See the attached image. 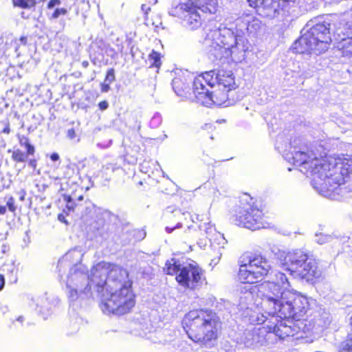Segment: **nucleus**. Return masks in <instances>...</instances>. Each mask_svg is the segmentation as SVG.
Wrapping results in <instances>:
<instances>
[{
  "label": "nucleus",
  "mask_w": 352,
  "mask_h": 352,
  "mask_svg": "<svg viewBox=\"0 0 352 352\" xmlns=\"http://www.w3.org/2000/svg\"><path fill=\"white\" fill-rule=\"evenodd\" d=\"M299 140L291 144L293 150L284 153V158L300 172L310 174L313 187L322 196L333 198V193L344 183V177L352 174V155L328 156L318 158L305 145H299Z\"/></svg>",
  "instance_id": "obj_1"
},
{
  "label": "nucleus",
  "mask_w": 352,
  "mask_h": 352,
  "mask_svg": "<svg viewBox=\"0 0 352 352\" xmlns=\"http://www.w3.org/2000/svg\"><path fill=\"white\" fill-rule=\"evenodd\" d=\"M261 25L254 14L243 13L234 23L226 21L218 29L210 30L203 41V47L212 60L230 57L234 62H241L250 47L245 36L256 35Z\"/></svg>",
  "instance_id": "obj_2"
},
{
  "label": "nucleus",
  "mask_w": 352,
  "mask_h": 352,
  "mask_svg": "<svg viewBox=\"0 0 352 352\" xmlns=\"http://www.w3.org/2000/svg\"><path fill=\"white\" fill-rule=\"evenodd\" d=\"M97 273L101 274L100 281L96 283V292L100 294L104 289L107 292L100 305L102 311L117 315L129 312L135 306V300L126 270L116 265L100 262L92 272L93 283L96 281Z\"/></svg>",
  "instance_id": "obj_3"
},
{
  "label": "nucleus",
  "mask_w": 352,
  "mask_h": 352,
  "mask_svg": "<svg viewBox=\"0 0 352 352\" xmlns=\"http://www.w3.org/2000/svg\"><path fill=\"white\" fill-rule=\"evenodd\" d=\"M263 305L268 309V314L273 317L299 320L307 312L309 303L307 297L292 292L289 278L283 273L277 272L272 280L260 285Z\"/></svg>",
  "instance_id": "obj_4"
},
{
  "label": "nucleus",
  "mask_w": 352,
  "mask_h": 352,
  "mask_svg": "<svg viewBox=\"0 0 352 352\" xmlns=\"http://www.w3.org/2000/svg\"><path fill=\"white\" fill-rule=\"evenodd\" d=\"M182 326L193 342L210 344L217 338L221 322L217 314L210 310L194 309L185 314Z\"/></svg>",
  "instance_id": "obj_5"
},
{
  "label": "nucleus",
  "mask_w": 352,
  "mask_h": 352,
  "mask_svg": "<svg viewBox=\"0 0 352 352\" xmlns=\"http://www.w3.org/2000/svg\"><path fill=\"white\" fill-rule=\"evenodd\" d=\"M280 266L290 272V275L299 276L312 281L321 276L316 261L300 250L286 252L280 249L273 250Z\"/></svg>",
  "instance_id": "obj_6"
},
{
  "label": "nucleus",
  "mask_w": 352,
  "mask_h": 352,
  "mask_svg": "<svg viewBox=\"0 0 352 352\" xmlns=\"http://www.w3.org/2000/svg\"><path fill=\"white\" fill-rule=\"evenodd\" d=\"M95 265L91 270V275H88V269L84 265H77L70 267L68 273L63 274V278L60 279L65 283L66 293L71 302L89 298L91 296V289L96 290V283L100 281V274L97 273L94 283L91 280L92 272Z\"/></svg>",
  "instance_id": "obj_7"
},
{
  "label": "nucleus",
  "mask_w": 352,
  "mask_h": 352,
  "mask_svg": "<svg viewBox=\"0 0 352 352\" xmlns=\"http://www.w3.org/2000/svg\"><path fill=\"white\" fill-rule=\"evenodd\" d=\"M330 23L322 21L303 30L302 35L295 41L292 48L295 53L320 54L326 52L331 41Z\"/></svg>",
  "instance_id": "obj_8"
},
{
  "label": "nucleus",
  "mask_w": 352,
  "mask_h": 352,
  "mask_svg": "<svg viewBox=\"0 0 352 352\" xmlns=\"http://www.w3.org/2000/svg\"><path fill=\"white\" fill-rule=\"evenodd\" d=\"M206 84L210 88L214 87L215 85L221 89H226L227 92H234L237 85L234 80V76L231 71L213 70L204 72L195 78L192 85L193 94L197 102L201 104L210 103L211 99L206 95V91L200 92L199 89H204V85Z\"/></svg>",
  "instance_id": "obj_9"
},
{
  "label": "nucleus",
  "mask_w": 352,
  "mask_h": 352,
  "mask_svg": "<svg viewBox=\"0 0 352 352\" xmlns=\"http://www.w3.org/2000/svg\"><path fill=\"white\" fill-rule=\"evenodd\" d=\"M164 270L168 275H175L177 282L184 288L196 289L203 283V271L196 263H182L171 258L166 261Z\"/></svg>",
  "instance_id": "obj_10"
},
{
  "label": "nucleus",
  "mask_w": 352,
  "mask_h": 352,
  "mask_svg": "<svg viewBox=\"0 0 352 352\" xmlns=\"http://www.w3.org/2000/svg\"><path fill=\"white\" fill-rule=\"evenodd\" d=\"M232 221L238 226L255 230L266 228L263 212L254 206L252 198L248 194L240 197L239 204L234 209Z\"/></svg>",
  "instance_id": "obj_11"
},
{
  "label": "nucleus",
  "mask_w": 352,
  "mask_h": 352,
  "mask_svg": "<svg viewBox=\"0 0 352 352\" xmlns=\"http://www.w3.org/2000/svg\"><path fill=\"white\" fill-rule=\"evenodd\" d=\"M334 36L338 41V47L342 51L343 55L352 56V25L346 21V14L336 26Z\"/></svg>",
  "instance_id": "obj_12"
},
{
  "label": "nucleus",
  "mask_w": 352,
  "mask_h": 352,
  "mask_svg": "<svg viewBox=\"0 0 352 352\" xmlns=\"http://www.w3.org/2000/svg\"><path fill=\"white\" fill-rule=\"evenodd\" d=\"M296 0H265V1L260 6L258 14L268 18L276 17L280 10H287L289 8L294 6Z\"/></svg>",
  "instance_id": "obj_13"
},
{
  "label": "nucleus",
  "mask_w": 352,
  "mask_h": 352,
  "mask_svg": "<svg viewBox=\"0 0 352 352\" xmlns=\"http://www.w3.org/2000/svg\"><path fill=\"white\" fill-rule=\"evenodd\" d=\"M204 89H199L200 92H203V94L206 91V95L211 99L210 103L208 104H202L205 106H210L212 104H216L217 106H223L228 107L233 105L236 100L234 98V92L230 91L227 92L226 89H221L218 87V89L214 91H210L209 87L207 86L206 84L204 85Z\"/></svg>",
  "instance_id": "obj_14"
},
{
  "label": "nucleus",
  "mask_w": 352,
  "mask_h": 352,
  "mask_svg": "<svg viewBox=\"0 0 352 352\" xmlns=\"http://www.w3.org/2000/svg\"><path fill=\"white\" fill-rule=\"evenodd\" d=\"M84 255L83 250L81 248H75L69 250L59 260L57 264L58 276L61 278L63 274L67 272L70 267L74 265H82L80 262Z\"/></svg>",
  "instance_id": "obj_15"
},
{
  "label": "nucleus",
  "mask_w": 352,
  "mask_h": 352,
  "mask_svg": "<svg viewBox=\"0 0 352 352\" xmlns=\"http://www.w3.org/2000/svg\"><path fill=\"white\" fill-rule=\"evenodd\" d=\"M199 229L205 232L206 239H208L212 246L215 247L216 245L218 246L219 256L217 258L212 259V263L216 265L219 262L222 254L220 250L224 248L227 241L223 234L217 232L214 225L211 224L210 222L204 223L199 225Z\"/></svg>",
  "instance_id": "obj_16"
},
{
  "label": "nucleus",
  "mask_w": 352,
  "mask_h": 352,
  "mask_svg": "<svg viewBox=\"0 0 352 352\" xmlns=\"http://www.w3.org/2000/svg\"><path fill=\"white\" fill-rule=\"evenodd\" d=\"M264 328H254L253 330L248 331L244 333L241 342L247 348L254 350L259 349L265 343Z\"/></svg>",
  "instance_id": "obj_17"
},
{
  "label": "nucleus",
  "mask_w": 352,
  "mask_h": 352,
  "mask_svg": "<svg viewBox=\"0 0 352 352\" xmlns=\"http://www.w3.org/2000/svg\"><path fill=\"white\" fill-rule=\"evenodd\" d=\"M249 267L252 270V274L259 280L266 276L271 269V265L266 258L261 256L251 258L249 261Z\"/></svg>",
  "instance_id": "obj_18"
},
{
  "label": "nucleus",
  "mask_w": 352,
  "mask_h": 352,
  "mask_svg": "<svg viewBox=\"0 0 352 352\" xmlns=\"http://www.w3.org/2000/svg\"><path fill=\"white\" fill-rule=\"evenodd\" d=\"M274 318L278 322L273 327L268 326V337H270L272 334H274L279 338L284 339L286 337L293 335V330L291 326L287 324V322H288L287 320L280 319L281 320L278 321V318Z\"/></svg>",
  "instance_id": "obj_19"
},
{
  "label": "nucleus",
  "mask_w": 352,
  "mask_h": 352,
  "mask_svg": "<svg viewBox=\"0 0 352 352\" xmlns=\"http://www.w3.org/2000/svg\"><path fill=\"white\" fill-rule=\"evenodd\" d=\"M199 8L192 6L186 15L183 19L184 25L190 30H195L199 28L201 25L202 20L200 14L198 13L197 10Z\"/></svg>",
  "instance_id": "obj_20"
},
{
  "label": "nucleus",
  "mask_w": 352,
  "mask_h": 352,
  "mask_svg": "<svg viewBox=\"0 0 352 352\" xmlns=\"http://www.w3.org/2000/svg\"><path fill=\"white\" fill-rule=\"evenodd\" d=\"M187 1L188 3H180L175 6H173L168 12L169 14L183 19L192 6L199 8L201 10V8L195 5L192 0Z\"/></svg>",
  "instance_id": "obj_21"
},
{
  "label": "nucleus",
  "mask_w": 352,
  "mask_h": 352,
  "mask_svg": "<svg viewBox=\"0 0 352 352\" xmlns=\"http://www.w3.org/2000/svg\"><path fill=\"white\" fill-rule=\"evenodd\" d=\"M253 271L249 267V263L241 264L238 273V278L241 283L252 284L258 281Z\"/></svg>",
  "instance_id": "obj_22"
},
{
  "label": "nucleus",
  "mask_w": 352,
  "mask_h": 352,
  "mask_svg": "<svg viewBox=\"0 0 352 352\" xmlns=\"http://www.w3.org/2000/svg\"><path fill=\"white\" fill-rule=\"evenodd\" d=\"M67 6L71 8L72 6L76 5L75 13L76 15L81 14L84 18L86 17L85 13L89 9V1L86 0H61Z\"/></svg>",
  "instance_id": "obj_23"
},
{
  "label": "nucleus",
  "mask_w": 352,
  "mask_h": 352,
  "mask_svg": "<svg viewBox=\"0 0 352 352\" xmlns=\"http://www.w3.org/2000/svg\"><path fill=\"white\" fill-rule=\"evenodd\" d=\"M195 5L201 8V11L205 13L214 14L217 11V0H192Z\"/></svg>",
  "instance_id": "obj_24"
},
{
  "label": "nucleus",
  "mask_w": 352,
  "mask_h": 352,
  "mask_svg": "<svg viewBox=\"0 0 352 352\" xmlns=\"http://www.w3.org/2000/svg\"><path fill=\"white\" fill-rule=\"evenodd\" d=\"M36 311L43 316L44 319H46L47 316L51 314L50 303L48 300L43 298L37 299Z\"/></svg>",
  "instance_id": "obj_25"
},
{
  "label": "nucleus",
  "mask_w": 352,
  "mask_h": 352,
  "mask_svg": "<svg viewBox=\"0 0 352 352\" xmlns=\"http://www.w3.org/2000/svg\"><path fill=\"white\" fill-rule=\"evenodd\" d=\"M14 36L12 33L0 31V54L4 53L8 45L12 44Z\"/></svg>",
  "instance_id": "obj_26"
},
{
  "label": "nucleus",
  "mask_w": 352,
  "mask_h": 352,
  "mask_svg": "<svg viewBox=\"0 0 352 352\" xmlns=\"http://www.w3.org/2000/svg\"><path fill=\"white\" fill-rule=\"evenodd\" d=\"M245 287L246 292L244 293L243 296L240 297V306L241 309L248 308L246 307L247 305L251 304L253 300V292L250 291L252 289V287L248 286V289Z\"/></svg>",
  "instance_id": "obj_27"
},
{
  "label": "nucleus",
  "mask_w": 352,
  "mask_h": 352,
  "mask_svg": "<svg viewBox=\"0 0 352 352\" xmlns=\"http://www.w3.org/2000/svg\"><path fill=\"white\" fill-rule=\"evenodd\" d=\"M338 352H352V333H348L345 340L339 343Z\"/></svg>",
  "instance_id": "obj_28"
},
{
  "label": "nucleus",
  "mask_w": 352,
  "mask_h": 352,
  "mask_svg": "<svg viewBox=\"0 0 352 352\" xmlns=\"http://www.w3.org/2000/svg\"><path fill=\"white\" fill-rule=\"evenodd\" d=\"M9 152L12 153V160L15 162H25L27 161L28 157L31 155L27 152L22 151L19 148L9 151Z\"/></svg>",
  "instance_id": "obj_29"
},
{
  "label": "nucleus",
  "mask_w": 352,
  "mask_h": 352,
  "mask_svg": "<svg viewBox=\"0 0 352 352\" xmlns=\"http://www.w3.org/2000/svg\"><path fill=\"white\" fill-rule=\"evenodd\" d=\"M19 142L21 146L23 147L26 152L33 155L35 153L34 146L30 143V140L25 135H19Z\"/></svg>",
  "instance_id": "obj_30"
},
{
  "label": "nucleus",
  "mask_w": 352,
  "mask_h": 352,
  "mask_svg": "<svg viewBox=\"0 0 352 352\" xmlns=\"http://www.w3.org/2000/svg\"><path fill=\"white\" fill-rule=\"evenodd\" d=\"M161 55L160 53L153 50L148 56V61L151 67L159 68L161 65Z\"/></svg>",
  "instance_id": "obj_31"
},
{
  "label": "nucleus",
  "mask_w": 352,
  "mask_h": 352,
  "mask_svg": "<svg viewBox=\"0 0 352 352\" xmlns=\"http://www.w3.org/2000/svg\"><path fill=\"white\" fill-rule=\"evenodd\" d=\"M3 271L7 272L8 274H11V280L13 282H16L17 280V269L14 265V263H6L3 266Z\"/></svg>",
  "instance_id": "obj_32"
},
{
  "label": "nucleus",
  "mask_w": 352,
  "mask_h": 352,
  "mask_svg": "<svg viewBox=\"0 0 352 352\" xmlns=\"http://www.w3.org/2000/svg\"><path fill=\"white\" fill-rule=\"evenodd\" d=\"M35 3V0H13L14 6L21 8H31Z\"/></svg>",
  "instance_id": "obj_33"
},
{
  "label": "nucleus",
  "mask_w": 352,
  "mask_h": 352,
  "mask_svg": "<svg viewBox=\"0 0 352 352\" xmlns=\"http://www.w3.org/2000/svg\"><path fill=\"white\" fill-rule=\"evenodd\" d=\"M174 346L177 352H189L191 350L190 346L184 341H178Z\"/></svg>",
  "instance_id": "obj_34"
},
{
  "label": "nucleus",
  "mask_w": 352,
  "mask_h": 352,
  "mask_svg": "<svg viewBox=\"0 0 352 352\" xmlns=\"http://www.w3.org/2000/svg\"><path fill=\"white\" fill-rule=\"evenodd\" d=\"M316 241L319 244H324L330 242L332 240V237L330 235L320 234H316Z\"/></svg>",
  "instance_id": "obj_35"
},
{
  "label": "nucleus",
  "mask_w": 352,
  "mask_h": 352,
  "mask_svg": "<svg viewBox=\"0 0 352 352\" xmlns=\"http://www.w3.org/2000/svg\"><path fill=\"white\" fill-rule=\"evenodd\" d=\"M67 12V10L66 8H56L51 16V19H55L58 18L60 15H65Z\"/></svg>",
  "instance_id": "obj_36"
},
{
  "label": "nucleus",
  "mask_w": 352,
  "mask_h": 352,
  "mask_svg": "<svg viewBox=\"0 0 352 352\" xmlns=\"http://www.w3.org/2000/svg\"><path fill=\"white\" fill-rule=\"evenodd\" d=\"M171 208H168V211L175 213V216L177 217L179 219H181L182 217H184L185 219L187 217H190V214L189 212H182L180 210H171Z\"/></svg>",
  "instance_id": "obj_37"
},
{
  "label": "nucleus",
  "mask_w": 352,
  "mask_h": 352,
  "mask_svg": "<svg viewBox=\"0 0 352 352\" xmlns=\"http://www.w3.org/2000/svg\"><path fill=\"white\" fill-rule=\"evenodd\" d=\"M249 3L250 6L256 9V12L258 11L260 6L265 1V0H247Z\"/></svg>",
  "instance_id": "obj_38"
},
{
  "label": "nucleus",
  "mask_w": 352,
  "mask_h": 352,
  "mask_svg": "<svg viewBox=\"0 0 352 352\" xmlns=\"http://www.w3.org/2000/svg\"><path fill=\"white\" fill-rule=\"evenodd\" d=\"M115 74H114V69H110L108 70L107 74L106 75L105 78V82L108 83H111L115 80Z\"/></svg>",
  "instance_id": "obj_39"
},
{
  "label": "nucleus",
  "mask_w": 352,
  "mask_h": 352,
  "mask_svg": "<svg viewBox=\"0 0 352 352\" xmlns=\"http://www.w3.org/2000/svg\"><path fill=\"white\" fill-rule=\"evenodd\" d=\"M67 138L71 140H75L77 138V134L74 129L72 128L67 130Z\"/></svg>",
  "instance_id": "obj_40"
},
{
  "label": "nucleus",
  "mask_w": 352,
  "mask_h": 352,
  "mask_svg": "<svg viewBox=\"0 0 352 352\" xmlns=\"http://www.w3.org/2000/svg\"><path fill=\"white\" fill-rule=\"evenodd\" d=\"M6 205L10 211L14 212L15 210L14 200L12 197L8 199Z\"/></svg>",
  "instance_id": "obj_41"
},
{
  "label": "nucleus",
  "mask_w": 352,
  "mask_h": 352,
  "mask_svg": "<svg viewBox=\"0 0 352 352\" xmlns=\"http://www.w3.org/2000/svg\"><path fill=\"white\" fill-rule=\"evenodd\" d=\"M141 10L144 14L145 20H147L148 14L151 10V8L147 6L146 4H142L141 6Z\"/></svg>",
  "instance_id": "obj_42"
},
{
  "label": "nucleus",
  "mask_w": 352,
  "mask_h": 352,
  "mask_svg": "<svg viewBox=\"0 0 352 352\" xmlns=\"http://www.w3.org/2000/svg\"><path fill=\"white\" fill-rule=\"evenodd\" d=\"M61 0H50L48 3L47 8L51 9L56 6L60 5Z\"/></svg>",
  "instance_id": "obj_43"
},
{
  "label": "nucleus",
  "mask_w": 352,
  "mask_h": 352,
  "mask_svg": "<svg viewBox=\"0 0 352 352\" xmlns=\"http://www.w3.org/2000/svg\"><path fill=\"white\" fill-rule=\"evenodd\" d=\"M210 243L208 241V239H199V241H197V245L201 248H204L207 245L208 243Z\"/></svg>",
  "instance_id": "obj_44"
},
{
  "label": "nucleus",
  "mask_w": 352,
  "mask_h": 352,
  "mask_svg": "<svg viewBox=\"0 0 352 352\" xmlns=\"http://www.w3.org/2000/svg\"><path fill=\"white\" fill-rule=\"evenodd\" d=\"M110 89L109 83H102L101 85V91L102 92H108Z\"/></svg>",
  "instance_id": "obj_45"
},
{
  "label": "nucleus",
  "mask_w": 352,
  "mask_h": 352,
  "mask_svg": "<svg viewBox=\"0 0 352 352\" xmlns=\"http://www.w3.org/2000/svg\"><path fill=\"white\" fill-rule=\"evenodd\" d=\"M98 106L101 110H105L107 109L109 104L107 101L104 100V101L100 102L99 103Z\"/></svg>",
  "instance_id": "obj_46"
},
{
  "label": "nucleus",
  "mask_w": 352,
  "mask_h": 352,
  "mask_svg": "<svg viewBox=\"0 0 352 352\" xmlns=\"http://www.w3.org/2000/svg\"><path fill=\"white\" fill-rule=\"evenodd\" d=\"M181 226H182V223L179 222V223H177V226L175 227H174V228L166 227V231L168 233H170L175 228H181Z\"/></svg>",
  "instance_id": "obj_47"
},
{
  "label": "nucleus",
  "mask_w": 352,
  "mask_h": 352,
  "mask_svg": "<svg viewBox=\"0 0 352 352\" xmlns=\"http://www.w3.org/2000/svg\"><path fill=\"white\" fill-rule=\"evenodd\" d=\"M36 160L34 159H30L28 162V165L32 167V168L35 169L36 167Z\"/></svg>",
  "instance_id": "obj_48"
},
{
  "label": "nucleus",
  "mask_w": 352,
  "mask_h": 352,
  "mask_svg": "<svg viewBox=\"0 0 352 352\" xmlns=\"http://www.w3.org/2000/svg\"><path fill=\"white\" fill-rule=\"evenodd\" d=\"M50 159H51V160H52L54 162H56V161L59 160L60 157H59V155L57 153H53L50 155Z\"/></svg>",
  "instance_id": "obj_49"
},
{
  "label": "nucleus",
  "mask_w": 352,
  "mask_h": 352,
  "mask_svg": "<svg viewBox=\"0 0 352 352\" xmlns=\"http://www.w3.org/2000/svg\"><path fill=\"white\" fill-rule=\"evenodd\" d=\"M5 285V278L4 276L0 274V291L3 289Z\"/></svg>",
  "instance_id": "obj_50"
},
{
  "label": "nucleus",
  "mask_w": 352,
  "mask_h": 352,
  "mask_svg": "<svg viewBox=\"0 0 352 352\" xmlns=\"http://www.w3.org/2000/svg\"><path fill=\"white\" fill-rule=\"evenodd\" d=\"M2 132L3 133H6V134H8L10 132V126H9V124H7L4 129H3Z\"/></svg>",
  "instance_id": "obj_51"
},
{
  "label": "nucleus",
  "mask_w": 352,
  "mask_h": 352,
  "mask_svg": "<svg viewBox=\"0 0 352 352\" xmlns=\"http://www.w3.org/2000/svg\"><path fill=\"white\" fill-rule=\"evenodd\" d=\"M6 212V206H0V214H4Z\"/></svg>",
  "instance_id": "obj_52"
},
{
  "label": "nucleus",
  "mask_w": 352,
  "mask_h": 352,
  "mask_svg": "<svg viewBox=\"0 0 352 352\" xmlns=\"http://www.w3.org/2000/svg\"><path fill=\"white\" fill-rule=\"evenodd\" d=\"M179 82V80L177 78H175L173 80V89H175L176 87H177V85L178 84Z\"/></svg>",
  "instance_id": "obj_53"
},
{
  "label": "nucleus",
  "mask_w": 352,
  "mask_h": 352,
  "mask_svg": "<svg viewBox=\"0 0 352 352\" xmlns=\"http://www.w3.org/2000/svg\"><path fill=\"white\" fill-rule=\"evenodd\" d=\"M25 191H24V190H22V191H21V197H20V200H21V201H23V200H24V199H25Z\"/></svg>",
  "instance_id": "obj_54"
},
{
  "label": "nucleus",
  "mask_w": 352,
  "mask_h": 352,
  "mask_svg": "<svg viewBox=\"0 0 352 352\" xmlns=\"http://www.w3.org/2000/svg\"><path fill=\"white\" fill-rule=\"evenodd\" d=\"M16 321L22 323L24 321V318L23 316H19L17 318Z\"/></svg>",
  "instance_id": "obj_55"
},
{
  "label": "nucleus",
  "mask_w": 352,
  "mask_h": 352,
  "mask_svg": "<svg viewBox=\"0 0 352 352\" xmlns=\"http://www.w3.org/2000/svg\"><path fill=\"white\" fill-rule=\"evenodd\" d=\"M20 40H21V43H22L25 44V43H26L27 38H26L25 37H23H23H21V38H20Z\"/></svg>",
  "instance_id": "obj_56"
},
{
  "label": "nucleus",
  "mask_w": 352,
  "mask_h": 352,
  "mask_svg": "<svg viewBox=\"0 0 352 352\" xmlns=\"http://www.w3.org/2000/svg\"><path fill=\"white\" fill-rule=\"evenodd\" d=\"M350 326H351V329L349 333H352V316L350 318Z\"/></svg>",
  "instance_id": "obj_57"
},
{
  "label": "nucleus",
  "mask_w": 352,
  "mask_h": 352,
  "mask_svg": "<svg viewBox=\"0 0 352 352\" xmlns=\"http://www.w3.org/2000/svg\"><path fill=\"white\" fill-rule=\"evenodd\" d=\"M7 74L10 76V67H9L7 70Z\"/></svg>",
  "instance_id": "obj_58"
},
{
  "label": "nucleus",
  "mask_w": 352,
  "mask_h": 352,
  "mask_svg": "<svg viewBox=\"0 0 352 352\" xmlns=\"http://www.w3.org/2000/svg\"><path fill=\"white\" fill-rule=\"evenodd\" d=\"M153 2L154 4H156L157 3V0H153Z\"/></svg>",
  "instance_id": "obj_59"
},
{
  "label": "nucleus",
  "mask_w": 352,
  "mask_h": 352,
  "mask_svg": "<svg viewBox=\"0 0 352 352\" xmlns=\"http://www.w3.org/2000/svg\"><path fill=\"white\" fill-rule=\"evenodd\" d=\"M109 166L111 167V166H112V165H111V164H107V168H109Z\"/></svg>",
  "instance_id": "obj_60"
},
{
  "label": "nucleus",
  "mask_w": 352,
  "mask_h": 352,
  "mask_svg": "<svg viewBox=\"0 0 352 352\" xmlns=\"http://www.w3.org/2000/svg\"><path fill=\"white\" fill-rule=\"evenodd\" d=\"M61 217H62V216H61V215H59V216H58V219H59L60 221H61Z\"/></svg>",
  "instance_id": "obj_61"
},
{
  "label": "nucleus",
  "mask_w": 352,
  "mask_h": 352,
  "mask_svg": "<svg viewBox=\"0 0 352 352\" xmlns=\"http://www.w3.org/2000/svg\"><path fill=\"white\" fill-rule=\"evenodd\" d=\"M265 320L264 319L261 320V322H264Z\"/></svg>",
  "instance_id": "obj_62"
}]
</instances>
